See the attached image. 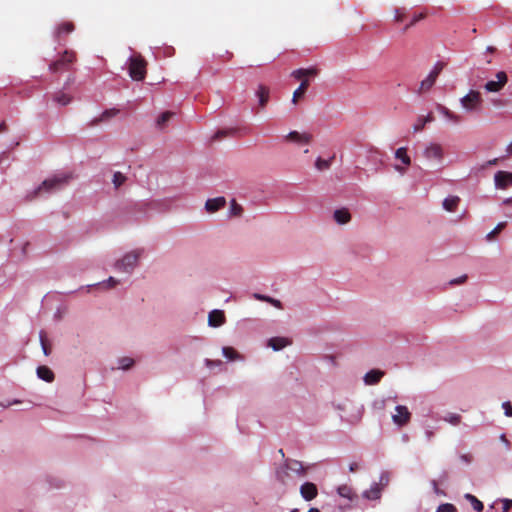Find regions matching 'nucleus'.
<instances>
[{"label":"nucleus","mask_w":512,"mask_h":512,"mask_svg":"<svg viewBox=\"0 0 512 512\" xmlns=\"http://www.w3.org/2000/svg\"><path fill=\"white\" fill-rule=\"evenodd\" d=\"M128 71L133 80H144L147 72V61L140 54L131 56L129 58Z\"/></svg>","instance_id":"obj_1"},{"label":"nucleus","mask_w":512,"mask_h":512,"mask_svg":"<svg viewBox=\"0 0 512 512\" xmlns=\"http://www.w3.org/2000/svg\"><path fill=\"white\" fill-rule=\"evenodd\" d=\"M76 60V53L71 50H66L57 60L49 65V70L53 73L69 71Z\"/></svg>","instance_id":"obj_2"},{"label":"nucleus","mask_w":512,"mask_h":512,"mask_svg":"<svg viewBox=\"0 0 512 512\" xmlns=\"http://www.w3.org/2000/svg\"><path fill=\"white\" fill-rule=\"evenodd\" d=\"M143 253V249L133 250L123 256L115 263V269L125 273H131L136 267L139 258Z\"/></svg>","instance_id":"obj_3"},{"label":"nucleus","mask_w":512,"mask_h":512,"mask_svg":"<svg viewBox=\"0 0 512 512\" xmlns=\"http://www.w3.org/2000/svg\"><path fill=\"white\" fill-rule=\"evenodd\" d=\"M69 177L68 176H55L49 179H46L43 181V183L33 192L34 197L38 196L42 192L50 193L52 191L58 190L62 188L65 184L68 183Z\"/></svg>","instance_id":"obj_4"},{"label":"nucleus","mask_w":512,"mask_h":512,"mask_svg":"<svg viewBox=\"0 0 512 512\" xmlns=\"http://www.w3.org/2000/svg\"><path fill=\"white\" fill-rule=\"evenodd\" d=\"M444 68V63L437 62L429 75L421 81L418 92L420 94L428 92L436 82L437 77Z\"/></svg>","instance_id":"obj_5"},{"label":"nucleus","mask_w":512,"mask_h":512,"mask_svg":"<svg viewBox=\"0 0 512 512\" xmlns=\"http://www.w3.org/2000/svg\"><path fill=\"white\" fill-rule=\"evenodd\" d=\"M481 103V94L475 90H471L467 95L461 98V104L467 111L477 110Z\"/></svg>","instance_id":"obj_6"},{"label":"nucleus","mask_w":512,"mask_h":512,"mask_svg":"<svg viewBox=\"0 0 512 512\" xmlns=\"http://www.w3.org/2000/svg\"><path fill=\"white\" fill-rule=\"evenodd\" d=\"M423 156L428 160L441 162L444 157V151L440 144L430 143L423 151Z\"/></svg>","instance_id":"obj_7"},{"label":"nucleus","mask_w":512,"mask_h":512,"mask_svg":"<svg viewBox=\"0 0 512 512\" xmlns=\"http://www.w3.org/2000/svg\"><path fill=\"white\" fill-rule=\"evenodd\" d=\"M496 81L491 80L485 84V89L488 92H498L500 91L507 83L508 77L504 71H500L496 74Z\"/></svg>","instance_id":"obj_8"},{"label":"nucleus","mask_w":512,"mask_h":512,"mask_svg":"<svg viewBox=\"0 0 512 512\" xmlns=\"http://www.w3.org/2000/svg\"><path fill=\"white\" fill-rule=\"evenodd\" d=\"M395 410L396 414L392 416L394 423L399 426L408 424L411 419V413L409 412L408 408L403 405H398L396 406Z\"/></svg>","instance_id":"obj_9"},{"label":"nucleus","mask_w":512,"mask_h":512,"mask_svg":"<svg viewBox=\"0 0 512 512\" xmlns=\"http://www.w3.org/2000/svg\"><path fill=\"white\" fill-rule=\"evenodd\" d=\"M495 186L498 189H506L512 186V172L498 171L494 176Z\"/></svg>","instance_id":"obj_10"},{"label":"nucleus","mask_w":512,"mask_h":512,"mask_svg":"<svg viewBox=\"0 0 512 512\" xmlns=\"http://www.w3.org/2000/svg\"><path fill=\"white\" fill-rule=\"evenodd\" d=\"M300 494L306 501H311L318 495L317 486L312 482H305L300 487Z\"/></svg>","instance_id":"obj_11"},{"label":"nucleus","mask_w":512,"mask_h":512,"mask_svg":"<svg viewBox=\"0 0 512 512\" xmlns=\"http://www.w3.org/2000/svg\"><path fill=\"white\" fill-rule=\"evenodd\" d=\"M319 73V69L317 67H310V68H300L297 70H294L291 73V76L297 80H304L308 77H315Z\"/></svg>","instance_id":"obj_12"},{"label":"nucleus","mask_w":512,"mask_h":512,"mask_svg":"<svg viewBox=\"0 0 512 512\" xmlns=\"http://www.w3.org/2000/svg\"><path fill=\"white\" fill-rule=\"evenodd\" d=\"M226 321L225 314L222 310H212L208 315V324L211 327H219Z\"/></svg>","instance_id":"obj_13"},{"label":"nucleus","mask_w":512,"mask_h":512,"mask_svg":"<svg viewBox=\"0 0 512 512\" xmlns=\"http://www.w3.org/2000/svg\"><path fill=\"white\" fill-rule=\"evenodd\" d=\"M284 466L286 469L295 472L299 476H305L307 473V468L298 460L287 459L284 462Z\"/></svg>","instance_id":"obj_14"},{"label":"nucleus","mask_w":512,"mask_h":512,"mask_svg":"<svg viewBox=\"0 0 512 512\" xmlns=\"http://www.w3.org/2000/svg\"><path fill=\"white\" fill-rule=\"evenodd\" d=\"M226 205V199L224 197H216L208 199L205 203V209L209 213H214Z\"/></svg>","instance_id":"obj_15"},{"label":"nucleus","mask_w":512,"mask_h":512,"mask_svg":"<svg viewBox=\"0 0 512 512\" xmlns=\"http://www.w3.org/2000/svg\"><path fill=\"white\" fill-rule=\"evenodd\" d=\"M256 96L258 97L259 106L261 109L265 108L270 99V89L265 85H259L256 90Z\"/></svg>","instance_id":"obj_16"},{"label":"nucleus","mask_w":512,"mask_h":512,"mask_svg":"<svg viewBox=\"0 0 512 512\" xmlns=\"http://www.w3.org/2000/svg\"><path fill=\"white\" fill-rule=\"evenodd\" d=\"M286 139L288 141L309 144L312 141V135L309 133H299L297 131H291L286 136Z\"/></svg>","instance_id":"obj_17"},{"label":"nucleus","mask_w":512,"mask_h":512,"mask_svg":"<svg viewBox=\"0 0 512 512\" xmlns=\"http://www.w3.org/2000/svg\"><path fill=\"white\" fill-rule=\"evenodd\" d=\"M334 220L338 224H347L351 220V214L348 209L341 208L334 211Z\"/></svg>","instance_id":"obj_18"},{"label":"nucleus","mask_w":512,"mask_h":512,"mask_svg":"<svg viewBox=\"0 0 512 512\" xmlns=\"http://www.w3.org/2000/svg\"><path fill=\"white\" fill-rule=\"evenodd\" d=\"M383 375H384L383 371L373 369V370H370L368 373H366V375L364 377V381L368 385H375L381 380Z\"/></svg>","instance_id":"obj_19"},{"label":"nucleus","mask_w":512,"mask_h":512,"mask_svg":"<svg viewBox=\"0 0 512 512\" xmlns=\"http://www.w3.org/2000/svg\"><path fill=\"white\" fill-rule=\"evenodd\" d=\"M309 87V80L304 79L301 81L299 87L293 92L292 103L297 104L298 100L303 97Z\"/></svg>","instance_id":"obj_20"},{"label":"nucleus","mask_w":512,"mask_h":512,"mask_svg":"<svg viewBox=\"0 0 512 512\" xmlns=\"http://www.w3.org/2000/svg\"><path fill=\"white\" fill-rule=\"evenodd\" d=\"M434 116L432 113H429L427 116H420L417 118L415 124L413 125V132H420L424 129L427 123L433 122Z\"/></svg>","instance_id":"obj_21"},{"label":"nucleus","mask_w":512,"mask_h":512,"mask_svg":"<svg viewBox=\"0 0 512 512\" xmlns=\"http://www.w3.org/2000/svg\"><path fill=\"white\" fill-rule=\"evenodd\" d=\"M119 110L117 109H108L106 111H104L99 117L97 118H94L90 123H89V126H96L98 125L100 122H103V121H107L108 119H110L111 117H114L118 114Z\"/></svg>","instance_id":"obj_22"},{"label":"nucleus","mask_w":512,"mask_h":512,"mask_svg":"<svg viewBox=\"0 0 512 512\" xmlns=\"http://www.w3.org/2000/svg\"><path fill=\"white\" fill-rule=\"evenodd\" d=\"M290 340L284 337H273L269 340L268 345L275 351L281 350L290 344Z\"/></svg>","instance_id":"obj_23"},{"label":"nucleus","mask_w":512,"mask_h":512,"mask_svg":"<svg viewBox=\"0 0 512 512\" xmlns=\"http://www.w3.org/2000/svg\"><path fill=\"white\" fill-rule=\"evenodd\" d=\"M37 376L46 382H52L54 380V373L47 366H39L37 368Z\"/></svg>","instance_id":"obj_24"},{"label":"nucleus","mask_w":512,"mask_h":512,"mask_svg":"<svg viewBox=\"0 0 512 512\" xmlns=\"http://www.w3.org/2000/svg\"><path fill=\"white\" fill-rule=\"evenodd\" d=\"M439 112L445 116L448 120L454 122V123H460L462 121L461 116L455 114L454 112L450 111L447 107L439 105L438 106Z\"/></svg>","instance_id":"obj_25"},{"label":"nucleus","mask_w":512,"mask_h":512,"mask_svg":"<svg viewBox=\"0 0 512 512\" xmlns=\"http://www.w3.org/2000/svg\"><path fill=\"white\" fill-rule=\"evenodd\" d=\"M459 202L460 198L458 196L447 197L443 201V208L449 212H453L456 210Z\"/></svg>","instance_id":"obj_26"},{"label":"nucleus","mask_w":512,"mask_h":512,"mask_svg":"<svg viewBox=\"0 0 512 512\" xmlns=\"http://www.w3.org/2000/svg\"><path fill=\"white\" fill-rule=\"evenodd\" d=\"M395 157L406 166H409L411 164V159L408 156L407 149L405 147L398 148L395 152Z\"/></svg>","instance_id":"obj_27"},{"label":"nucleus","mask_w":512,"mask_h":512,"mask_svg":"<svg viewBox=\"0 0 512 512\" xmlns=\"http://www.w3.org/2000/svg\"><path fill=\"white\" fill-rule=\"evenodd\" d=\"M74 29L75 26L72 22H64L58 26L56 36L60 38L62 34H69L73 32Z\"/></svg>","instance_id":"obj_28"},{"label":"nucleus","mask_w":512,"mask_h":512,"mask_svg":"<svg viewBox=\"0 0 512 512\" xmlns=\"http://www.w3.org/2000/svg\"><path fill=\"white\" fill-rule=\"evenodd\" d=\"M54 101L60 105H68L72 101V97L64 92H57L53 97Z\"/></svg>","instance_id":"obj_29"},{"label":"nucleus","mask_w":512,"mask_h":512,"mask_svg":"<svg viewBox=\"0 0 512 512\" xmlns=\"http://www.w3.org/2000/svg\"><path fill=\"white\" fill-rule=\"evenodd\" d=\"M173 115L174 113L171 111L163 112L156 121L157 127L163 129L166 123L172 118Z\"/></svg>","instance_id":"obj_30"},{"label":"nucleus","mask_w":512,"mask_h":512,"mask_svg":"<svg viewBox=\"0 0 512 512\" xmlns=\"http://www.w3.org/2000/svg\"><path fill=\"white\" fill-rule=\"evenodd\" d=\"M39 338H40V343H41L43 353L46 356H49L51 354V346L48 343L46 333L44 331H40Z\"/></svg>","instance_id":"obj_31"},{"label":"nucleus","mask_w":512,"mask_h":512,"mask_svg":"<svg viewBox=\"0 0 512 512\" xmlns=\"http://www.w3.org/2000/svg\"><path fill=\"white\" fill-rule=\"evenodd\" d=\"M288 471H289V469H286L284 464L276 471V478L283 485H286L288 482V477H289Z\"/></svg>","instance_id":"obj_32"},{"label":"nucleus","mask_w":512,"mask_h":512,"mask_svg":"<svg viewBox=\"0 0 512 512\" xmlns=\"http://www.w3.org/2000/svg\"><path fill=\"white\" fill-rule=\"evenodd\" d=\"M337 491H338V494L343 498H347V499L351 500L354 497L353 489L348 485L339 486Z\"/></svg>","instance_id":"obj_33"},{"label":"nucleus","mask_w":512,"mask_h":512,"mask_svg":"<svg viewBox=\"0 0 512 512\" xmlns=\"http://www.w3.org/2000/svg\"><path fill=\"white\" fill-rule=\"evenodd\" d=\"M222 353L227 359L232 361L241 358L240 354L232 347H223Z\"/></svg>","instance_id":"obj_34"},{"label":"nucleus","mask_w":512,"mask_h":512,"mask_svg":"<svg viewBox=\"0 0 512 512\" xmlns=\"http://www.w3.org/2000/svg\"><path fill=\"white\" fill-rule=\"evenodd\" d=\"M465 498L470 501L474 510H476L478 512H481L483 510V508H484L483 503L480 500H478L474 495L466 494Z\"/></svg>","instance_id":"obj_35"},{"label":"nucleus","mask_w":512,"mask_h":512,"mask_svg":"<svg viewBox=\"0 0 512 512\" xmlns=\"http://www.w3.org/2000/svg\"><path fill=\"white\" fill-rule=\"evenodd\" d=\"M335 158V156H332L330 159L325 160L321 157L317 158L315 162V166L318 170L323 171L330 167L332 160Z\"/></svg>","instance_id":"obj_36"},{"label":"nucleus","mask_w":512,"mask_h":512,"mask_svg":"<svg viewBox=\"0 0 512 512\" xmlns=\"http://www.w3.org/2000/svg\"><path fill=\"white\" fill-rule=\"evenodd\" d=\"M506 224V222L498 223L497 226L487 234V240H493L506 227Z\"/></svg>","instance_id":"obj_37"},{"label":"nucleus","mask_w":512,"mask_h":512,"mask_svg":"<svg viewBox=\"0 0 512 512\" xmlns=\"http://www.w3.org/2000/svg\"><path fill=\"white\" fill-rule=\"evenodd\" d=\"M407 10L406 8L400 7L395 8L394 10V21L395 22H403L406 18Z\"/></svg>","instance_id":"obj_38"},{"label":"nucleus","mask_w":512,"mask_h":512,"mask_svg":"<svg viewBox=\"0 0 512 512\" xmlns=\"http://www.w3.org/2000/svg\"><path fill=\"white\" fill-rule=\"evenodd\" d=\"M126 181V176L123 175L121 172H115L113 175V184L115 188H119L121 185H123Z\"/></svg>","instance_id":"obj_39"},{"label":"nucleus","mask_w":512,"mask_h":512,"mask_svg":"<svg viewBox=\"0 0 512 512\" xmlns=\"http://www.w3.org/2000/svg\"><path fill=\"white\" fill-rule=\"evenodd\" d=\"M364 496L371 500L378 499L380 497L379 487L376 485V486L372 487L370 490L365 491Z\"/></svg>","instance_id":"obj_40"},{"label":"nucleus","mask_w":512,"mask_h":512,"mask_svg":"<svg viewBox=\"0 0 512 512\" xmlns=\"http://www.w3.org/2000/svg\"><path fill=\"white\" fill-rule=\"evenodd\" d=\"M243 211L241 205H239L234 199L231 201L230 213L233 216H240Z\"/></svg>","instance_id":"obj_41"},{"label":"nucleus","mask_w":512,"mask_h":512,"mask_svg":"<svg viewBox=\"0 0 512 512\" xmlns=\"http://www.w3.org/2000/svg\"><path fill=\"white\" fill-rule=\"evenodd\" d=\"M134 364V360L129 357H123L119 360L120 368L123 370L129 369Z\"/></svg>","instance_id":"obj_42"},{"label":"nucleus","mask_w":512,"mask_h":512,"mask_svg":"<svg viewBox=\"0 0 512 512\" xmlns=\"http://www.w3.org/2000/svg\"><path fill=\"white\" fill-rule=\"evenodd\" d=\"M436 512H457V509L453 504L445 503L438 506Z\"/></svg>","instance_id":"obj_43"},{"label":"nucleus","mask_w":512,"mask_h":512,"mask_svg":"<svg viewBox=\"0 0 512 512\" xmlns=\"http://www.w3.org/2000/svg\"><path fill=\"white\" fill-rule=\"evenodd\" d=\"M445 421L453 425H458L461 421V416L459 414H449L447 417H445Z\"/></svg>","instance_id":"obj_44"},{"label":"nucleus","mask_w":512,"mask_h":512,"mask_svg":"<svg viewBox=\"0 0 512 512\" xmlns=\"http://www.w3.org/2000/svg\"><path fill=\"white\" fill-rule=\"evenodd\" d=\"M425 17H426L425 12L415 14L409 23H410V25L414 26L417 22H419L420 20H423Z\"/></svg>","instance_id":"obj_45"},{"label":"nucleus","mask_w":512,"mask_h":512,"mask_svg":"<svg viewBox=\"0 0 512 512\" xmlns=\"http://www.w3.org/2000/svg\"><path fill=\"white\" fill-rule=\"evenodd\" d=\"M502 407L504 408L505 410V415L508 416V417H512V405L510 402H504L502 404Z\"/></svg>","instance_id":"obj_46"},{"label":"nucleus","mask_w":512,"mask_h":512,"mask_svg":"<svg viewBox=\"0 0 512 512\" xmlns=\"http://www.w3.org/2000/svg\"><path fill=\"white\" fill-rule=\"evenodd\" d=\"M466 279H467V276H466V275H463V276H461V277H459V278L452 279V280L450 281V284H451V285H459V284L464 283V282L466 281Z\"/></svg>","instance_id":"obj_47"},{"label":"nucleus","mask_w":512,"mask_h":512,"mask_svg":"<svg viewBox=\"0 0 512 512\" xmlns=\"http://www.w3.org/2000/svg\"><path fill=\"white\" fill-rule=\"evenodd\" d=\"M460 459H461V461H463V462H465V463L469 464V463H471V462H472V460H473V456H472L471 454H469V453L461 454V455H460Z\"/></svg>","instance_id":"obj_48"},{"label":"nucleus","mask_w":512,"mask_h":512,"mask_svg":"<svg viewBox=\"0 0 512 512\" xmlns=\"http://www.w3.org/2000/svg\"><path fill=\"white\" fill-rule=\"evenodd\" d=\"M265 302L271 303L272 305H274L277 308H282L281 302L279 300L273 299L271 297H268V300H266Z\"/></svg>","instance_id":"obj_49"},{"label":"nucleus","mask_w":512,"mask_h":512,"mask_svg":"<svg viewBox=\"0 0 512 512\" xmlns=\"http://www.w3.org/2000/svg\"><path fill=\"white\" fill-rule=\"evenodd\" d=\"M205 363H206L207 367H209V368H211L213 366L221 365V361L220 360L213 361V360H210V359H206Z\"/></svg>","instance_id":"obj_50"},{"label":"nucleus","mask_w":512,"mask_h":512,"mask_svg":"<svg viewBox=\"0 0 512 512\" xmlns=\"http://www.w3.org/2000/svg\"><path fill=\"white\" fill-rule=\"evenodd\" d=\"M432 485H433V489H434V492L437 494V495H443V491L440 490V488L438 487V483L437 481L433 480L432 481Z\"/></svg>","instance_id":"obj_51"},{"label":"nucleus","mask_w":512,"mask_h":512,"mask_svg":"<svg viewBox=\"0 0 512 512\" xmlns=\"http://www.w3.org/2000/svg\"><path fill=\"white\" fill-rule=\"evenodd\" d=\"M118 284V280H116L114 277H109L107 280V285L109 287H114Z\"/></svg>","instance_id":"obj_52"},{"label":"nucleus","mask_w":512,"mask_h":512,"mask_svg":"<svg viewBox=\"0 0 512 512\" xmlns=\"http://www.w3.org/2000/svg\"><path fill=\"white\" fill-rule=\"evenodd\" d=\"M359 466L356 462H353L349 465L350 472H356L358 470Z\"/></svg>","instance_id":"obj_53"},{"label":"nucleus","mask_w":512,"mask_h":512,"mask_svg":"<svg viewBox=\"0 0 512 512\" xmlns=\"http://www.w3.org/2000/svg\"><path fill=\"white\" fill-rule=\"evenodd\" d=\"M511 503H512V501H509V500L505 501L504 507H503L504 512H507L509 510Z\"/></svg>","instance_id":"obj_54"},{"label":"nucleus","mask_w":512,"mask_h":512,"mask_svg":"<svg viewBox=\"0 0 512 512\" xmlns=\"http://www.w3.org/2000/svg\"><path fill=\"white\" fill-rule=\"evenodd\" d=\"M255 298L258 300H261V301L268 300V296H264V295H260V294H255Z\"/></svg>","instance_id":"obj_55"},{"label":"nucleus","mask_w":512,"mask_h":512,"mask_svg":"<svg viewBox=\"0 0 512 512\" xmlns=\"http://www.w3.org/2000/svg\"><path fill=\"white\" fill-rule=\"evenodd\" d=\"M6 129H7L6 123H5V122H2V123L0 124V133L5 132V131H6Z\"/></svg>","instance_id":"obj_56"},{"label":"nucleus","mask_w":512,"mask_h":512,"mask_svg":"<svg viewBox=\"0 0 512 512\" xmlns=\"http://www.w3.org/2000/svg\"><path fill=\"white\" fill-rule=\"evenodd\" d=\"M426 436H427V439L430 440L433 436H434V433L430 430L426 431Z\"/></svg>","instance_id":"obj_57"},{"label":"nucleus","mask_w":512,"mask_h":512,"mask_svg":"<svg viewBox=\"0 0 512 512\" xmlns=\"http://www.w3.org/2000/svg\"><path fill=\"white\" fill-rule=\"evenodd\" d=\"M225 135V132L224 131H218L216 134H215V138H221Z\"/></svg>","instance_id":"obj_58"},{"label":"nucleus","mask_w":512,"mask_h":512,"mask_svg":"<svg viewBox=\"0 0 512 512\" xmlns=\"http://www.w3.org/2000/svg\"><path fill=\"white\" fill-rule=\"evenodd\" d=\"M503 204H512V197L505 199Z\"/></svg>","instance_id":"obj_59"},{"label":"nucleus","mask_w":512,"mask_h":512,"mask_svg":"<svg viewBox=\"0 0 512 512\" xmlns=\"http://www.w3.org/2000/svg\"><path fill=\"white\" fill-rule=\"evenodd\" d=\"M411 27H412V25H410V23L406 24V25L404 26V28H403V33L407 32V30H408L409 28H411Z\"/></svg>","instance_id":"obj_60"},{"label":"nucleus","mask_w":512,"mask_h":512,"mask_svg":"<svg viewBox=\"0 0 512 512\" xmlns=\"http://www.w3.org/2000/svg\"><path fill=\"white\" fill-rule=\"evenodd\" d=\"M308 512H320L317 508H310Z\"/></svg>","instance_id":"obj_61"},{"label":"nucleus","mask_w":512,"mask_h":512,"mask_svg":"<svg viewBox=\"0 0 512 512\" xmlns=\"http://www.w3.org/2000/svg\"><path fill=\"white\" fill-rule=\"evenodd\" d=\"M507 150H508V152H509L510 154H512V143L508 146V149H507Z\"/></svg>","instance_id":"obj_62"},{"label":"nucleus","mask_w":512,"mask_h":512,"mask_svg":"<svg viewBox=\"0 0 512 512\" xmlns=\"http://www.w3.org/2000/svg\"><path fill=\"white\" fill-rule=\"evenodd\" d=\"M387 481H388L387 477L386 478L384 476L381 477V482H387Z\"/></svg>","instance_id":"obj_63"},{"label":"nucleus","mask_w":512,"mask_h":512,"mask_svg":"<svg viewBox=\"0 0 512 512\" xmlns=\"http://www.w3.org/2000/svg\"><path fill=\"white\" fill-rule=\"evenodd\" d=\"M387 481H388L387 477L386 478L384 476L381 477V482H387Z\"/></svg>","instance_id":"obj_64"}]
</instances>
